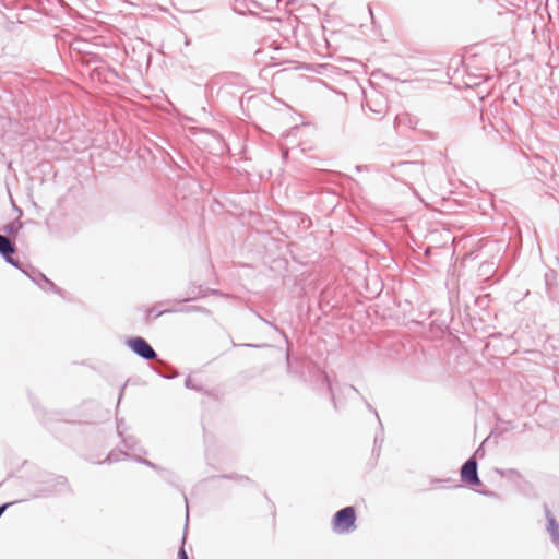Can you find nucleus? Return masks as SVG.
<instances>
[{
  "label": "nucleus",
  "instance_id": "15",
  "mask_svg": "<svg viewBox=\"0 0 559 559\" xmlns=\"http://www.w3.org/2000/svg\"><path fill=\"white\" fill-rule=\"evenodd\" d=\"M169 371H157L163 378L165 379H174L178 377V371L166 365L165 362H162Z\"/></svg>",
  "mask_w": 559,
  "mask_h": 559
},
{
  "label": "nucleus",
  "instance_id": "4",
  "mask_svg": "<svg viewBox=\"0 0 559 559\" xmlns=\"http://www.w3.org/2000/svg\"><path fill=\"white\" fill-rule=\"evenodd\" d=\"M461 479L469 486H479L481 481L478 476V464L474 456H471L461 467Z\"/></svg>",
  "mask_w": 559,
  "mask_h": 559
},
{
  "label": "nucleus",
  "instance_id": "2",
  "mask_svg": "<svg viewBox=\"0 0 559 559\" xmlns=\"http://www.w3.org/2000/svg\"><path fill=\"white\" fill-rule=\"evenodd\" d=\"M41 484L44 487L41 489H38L35 493V497L39 496H48L52 493H62L70 491V486L68 483L67 477L59 475V476H52L48 475Z\"/></svg>",
  "mask_w": 559,
  "mask_h": 559
},
{
  "label": "nucleus",
  "instance_id": "30",
  "mask_svg": "<svg viewBox=\"0 0 559 559\" xmlns=\"http://www.w3.org/2000/svg\"><path fill=\"white\" fill-rule=\"evenodd\" d=\"M258 318H259L261 321H263L265 324H270V325H271V323H270L267 320H265L264 318H262L260 314H258Z\"/></svg>",
  "mask_w": 559,
  "mask_h": 559
},
{
  "label": "nucleus",
  "instance_id": "20",
  "mask_svg": "<svg viewBox=\"0 0 559 559\" xmlns=\"http://www.w3.org/2000/svg\"><path fill=\"white\" fill-rule=\"evenodd\" d=\"M185 543H186V533L183 534V537H182V546L179 548V551H178V559H189V556L185 549Z\"/></svg>",
  "mask_w": 559,
  "mask_h": 559
},
{
  "label": "nucleus",
  "instance_id": "11",
  "mask_svg": "<svg viewBox=\"0 0 559 559\" xmlns=\"http://www.w3.org/2000/svg\"><path fill=\"white\" fill-rule=\"evenodd\" d=\"M555 278V272L552 270L545 273V284L547 294L550 298H554L552 284L551 281Z\"/></svg>",
  "mask_w": 559,
  "mask_h": 559
},
{
  "label": "nucleus",
  "instance_id": "13",
  "mask_svg": "<svg viewBox=\"0 0 559 559\" xmlns=\"http://www.w3.org/2000/svg\"><path fill=\"white\" fill-rule=\"evenodd\" d=\"M24 274L27 275L37 286L43 282V277H47L45 274L36 270H32L31 273L26 271Z\"/></svg>",
  "mask_w": 559,
  "mask_h": 559
},
{
  "label": "nucleus",
  "instance_id": "29",
  "mask_svg": "<svg viewBox=\"0 0 559 559\" xmlns=\"http://www.w3.org/2000/svg\"><path fill=\"white\" fill-rule=\"evenodd\" d=\"M370 110H372L373 112H377V114H381L382 112L381 108H373L371 106H370Z\"/></svg>",
  "mask_w": 559,
  "mask_h": 559
},
{
  "label": "nucleus",
  "instance_id": "16",
  "mask_svg": "<svg viewBox=\"0 0 559 559\" xmlns=\"http://www.w3.org/2000/svg\"><path fill=\"white\" fill-rule=\"evenodd\" d=\"M342 391L349 399H352L353 395L362 397L360 392L354 385H345Z\"/></svg>",
  "mask_w": 559,
  "mask_h": 559
},
{
  "label": "nucleus",
  "instance_id": "22",
  "mask_svg": "<svg viewBox=\"0 0 559 559\" xmlns=\"http://www.w3.org/2000/svg\"><path fill=\"white\" fill-rule=\"evenodd\" d=\"M362 400H364L368 411H370L371 413H373L376 415L377 419L379 420L380 426L382 427L378 412L373 408V406L366 399L362 397Z\"/></svg>",
  "mask_w": 559,
  "mask_h": 559
},
{
  "label": "nucleus",
  "instance_id": "5",
  "mask_svg": "<svg viewBox=\"0 0 559 559\" xmlns=\"http://www.w3.org/2000/svg\"><path fill=\"white\" fill-rule=\"evenodd\" d=\"M544 511L547 520V532L550 535L551 543L559 547V523L551 514L547 504H544Z\"/></svg>",
  "mask_w": 559,
  "mask_h": 559
},
{
  "label": "nucleus",
  "instance_id": "33",
  "mask_svg": "<svg viewBox=\"0 0 559 559\" xmlns=\"http://www.w3.org/2000/svg\"><path fill=\"white\" fill-rule=\"evenodd\" d=\"M123 390H124V388H122V389L120 390L119 400L121 399V396H122V394H123Z\"/></svg>",
  "mask_w": 559,
  "mask_h": 559
},
{
  "label": "nucleus",
  "instance_id": "1",
  "mask_svg": "<svg viewBox=\"0 0 559 559\" xmlns=\"http://www.w3.org/2000/svg\"><path fill=\"white\" fill-rule=\"evenodd\" d=\"M356 509L353 506L342 508L332 518V531L336 534H348L356 530Z\"/></svg>",
  "mask_w": 559,
  "mask_h": 559
},
{
  "label": "nucleus",
  "instance_id": "18",
  "mask_svg": "<svg viewBox=\"0 0 559 559\" xmlns=\"http://www.w3.org/2000/svg\"><path fill=\"white\" fill-rule=\"evenodd\" d=\"M21 224L20 223H10L8 225L4 226V231L8 234V235H13L15 233H17L19 229H21Z\"/></svg>",
  "mask_w": 559,
  "mask_h": 559
},
{
  "label": "nucleus",
  "instance_id": "23",
  "mask_svg": "<svg viewBox=\"0 0 559 559\" xmlns=\"http://www.w3.org/2000/svg\"><path fill=\"white\" fill-rule=\"evenodd\" d=\"M0 245H12V241L8 236L0 235Z\"/></svg>",
  "mask_w": 559,
  "mask_h": 559
},
{
  "label": "nucleus",
  "instance_id": "24",
  "mask_svg": "<svg viewBox=\"0 0 559 559\" xmlns=\"http://www.w3.org/2000/svg\"><path fill=\"white\" fill-rule=\"evenodd\" d=\"M122 429H123V420L121 419V420H118V423H117V432L121 437L123 436Z\"/></svg>",
  "mask_w": 559,
  "mask_h": 559
},
{
  "label": "nucleus",
  "instance_id": "34",
  "mask_svg": "<svg viewBox=\"0 0 559 559\" xmlns=\"http://www.w3.org/2000/svg\"><path fill=\"white\" fill-rule=\"evenodd\" d=\"M538 252H539L540 255H543L542 246H538Z\"/></svg>",
  "mask_w": 559,
  "mask_h": 559
},
{
  "label": "nucleus",
  "instance_id": "21",
  "mask_svg": "<svg viewBox=\"0 0 559 559\" xmlns=\"http://www.w3.org/2000/svg\"><path fill=\"white\" fill-rule=\"evenodd\" d=\"M325 380L329 381L328 376H325ZM328 386H329V390H330V392L332 394V401H333L334 408L338 409L340 408L338 401H337L335 394L333 393V389H332V385H331L330 382H328Z\"/></svg>",
  "mask_w": 559,
  "mask_h": 559
},
{
  "label": "nucleus",
  "instance_id": "10",
  "mask_svg": "<svg viewBox=\"0 0 559 559\" xmlns=\"http://www.w3.org/2000/svg\"><path fill=\"white\" fill-rule=\"evenodd\" d=\"M38 287L45 292H52L55 294H61V289L48 277H43V282L39 283Z\"/></svg>",
  "mask_w": 559,
  "mask_h": 559
},
{
  "label": "nucleus",
  "instance_id": "35",
  "mask_svg": "<svg viewBox=\"0 0 559 559\" xmlns=\"http://www.w3.org/2000/svg\"><path fill=\"white\" fill-rule=\"evenodd\" d=\"M191 299H192V298H190V297H189V298H185V299H182L181 301H188V300H191Z\"/></svg>",
  "mask_w": 559,
  "mask_h": 559
},
{
  "label": "nucleus",
  "instance_id": "14",
  "mask_svg": "<svg viewBox=\"0 0 559 559\" xmlns=\"http://www.w3.org/2000/svg\"><path fill=\"white\" fill-rule=\"evenodd\" d=\"M133 460L136 461L138 463H141V464H144L155 471H164L160 466L156 465L155 463L140 456V455H134L133 456Z\"/></svg>",
  "mask_w": 559,
  "mask_h": 559
},
{
  "label": "nucleus",
  "instance_id": "9",
  "mask_svg": "<svg viewBox=\"0 0 559 559\" xmlns=\"http://www.w3.org/2000/svg\"><path fill=\"white\" fill-rule=\"evenodd\" d=\"M175 311L176 310H173V309L156 310V307L148 308L145 310V321L147 323H150L152 320L160 317L164 313H171Z\"/></svg>",
  "mask_w": 559,
  "mask_h": 559
},
{
  "label": "nucleus",
  "instance_id": "27",
  "mask_svg": "<svg viewBox=\"0 0 559 559\" xmlns=\"http://www.w3.org/2000/svg\"><path fill=\"white\" fill-rule=\"evenodd\" d=\"M382 442H383V437H381V438H380L379 436H376V438H374V444H376V445H377L378 443H380V444H381Z\"/></svg>",
  "mask_w": 559,
  "mask_h": 559
},
{
  "label": "nucleus",
  "instance_id": "32",
  "mask_svg": "<svg viewBox=\"0 0 559 559\" xmlns=\"http://www.w3.org/2000/svg\"><path fill=\"white\" fill-rule=\"evenodd\" d=\"M402 121V116L396 117V122L400 123Z\"/></svg>",
  "mask_w": 559,
  "mask_h": 559
},
{
  "label": "nucleus",
  "instance_id": "19",
  "mask_svg": "<svg viewBox=\"0 0 559 559\" xmlns=\"http://www.w3.org/2000/svg\"><path fill=\"white\" fill-rule=\"evenodd\" d=\"M185 386L187 389L195 390L198 392L202 391V385L194 382V380L191 377H188L185 381Z\"/></svg>",
  "mask_w": 559,
  "mask_h": 559
},
{
  "label": "nucleus",
  "instance_id": "8",
  "mask_svg": "<svg viewBox=\"0 0 559 559\" xmlns=\"http://www.w3.org/2000/svg\"><path fill=\"white\" fill-rule=\"evenodd\" d=\"M128 457L129 454L123 450H112L102 463H115Z\"/></svg>",
  "mask_w": 559,
  "mask_h": 559
},
{
  "label": "nucleus",
  "instance_id": "6",
  "mask_svg": "<svg viewBox=\"0 0 559 559\" xmlns=\"http://www.w3.org/2000/svg\"><path fill=\"white\" fill-rule=\"evenodd\" d=\"M17 247H0V255L3 260L14 266L15 269L26 273V270L23 267V264L15 257Z\"/></svg>",
  "mask_w": 559,
  "mask_h": 559
},
{
  "label": "nucleus",
  "instance_id": "12",
  "mask_svg": "<svg viewBox=\"0 0 559 559\" xmlns=\"http://www.w3.org/2000/svg\"><path fill=\"white\" fill-rule=\"evenodd\" d=\"M497 473L502 477L508 478H521L522 475L518 469L510 468V469H497Z\"/></svg>",
  "mask_w": 559,
  "mask_h": 559
},
{
  "label": "nucleus",
  "instance_id": "3",
  "mask_svg": "<svg viewBox=\"0 0 559 559\" xmlns=\"http://www.w3.org/2000/svg\"><path fill=\"white\" fill-rule=\"evenodd\" d=\"M127 346L140 358L151 361L157 359L158 355L150 343L142 336H133L127 340Z\"/></svg>",
  "mask_w": 559,
  "mask_h": 559
},
{
  "label": "nucleus",
  "instance_id": "17",
  "mask_svg": "<svg viewBox=\"0 0 559 559\" xmlns=\"http://www.w3.org/2000/svg\"><path fill=\"white\" fill-rule=\"evenodd\" d=\"M179 311H182V312H192V311H199V312H202L204 314H211V311L203 308V307H199V306H188V307H185V308H181Z\"/></svg>",
  "mask_w": 559,
  "mask_h": 559
},
{
  "label": "nucleus",
  "instance_id": "25",
  "mask_svg": "<svg viewBox=\"0 0 559 559\" xmlns=\"http://www.w3.org/2000/svg\"><path fill=\"white\" fill-rule=\"evenodd\" d=\"M418 248H419V249H424V254H425L426 257H427V255H429L431 247L426 246V247H418Z\"/></svg>",
  "mask_w": 559,
  "mask_h": 559
},
{
  "label": "nucleus",
  "instance_id": "26",
  "mask_svg": "<svg viewBox=\"0 0 559 559\" xmlns=\"http://www.w3.org/2000/svg\"><path fill=\"white\" fill-rule=\"evenodd\" d=\"M480 493L487 496V497H495L496 493L493 491H480Z\"/></svg>",
  "mask_w": 559,
  "mask_h": 559
},
{
  "label": "nucleus",
  "instance_id": "31",
  "mask_svg": "<svg viewBox=\"0 0 559 559\" xmlns=\"http://www.w3.org/2000/svg\"><path fill=\"white\" fill-rule=\"evenodd\" d=\"M481 451H483V448H481V447H479V448L475 451V453H474V455H473V456L475 457L478 453H481Z\"/></svg>",
  "mask_w": 559,
  "mask_h": 559
},
{
  "label": "nucleus",
  "instance_id": "28",
  "mask_svg": "<svg viewBox=\"0 0 559 559\" xmlns=\"http://www.w3.org/2000/svg\"><path fill=\"white\" fill-rule=\"evenodd\" d=\"M186 507L188 508V499L185 497ZM187 518L189 516V511L187 510ZM188 526V519L186 520V527Z\"/></svg>",
  "mask_w": 559,
  "mask_h": 559
},
{
  "label": "nucleus",
  "instance_id": "7",
  "mask_svg": "<svg viewBox=\"0 0 559 559\" xmlns=\"http://www.w3.org/2000/svg\"><path fill=\"white\" fill-rule=\"evenodd\" d=\"M122 443H123L124 448H127L128 450H131L134 452H140V453H145L143 448L139 444L138 439L133 436L123 437Z\"/></svg>",
  "mask_w": 559,
  "mask_h": 559
}]
</instances>
